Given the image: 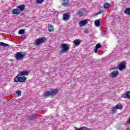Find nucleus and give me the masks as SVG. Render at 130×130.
Listing matches in <instances>:
<instances>
[{
  "label": "nucleus",
  "mask_w": 130,
  "mask_h": 130,
  "mask_svg": "<svg viewBox=\"0 0 130 130\" xmlns=\"http://www.w3.org/2000/svg\"><path fill=\"white\" fill-rule=\"evenodd\" d=\"M27 80V77L25 76L21 77V76H18V75L14 78V81L15 82L18 83H25Z\"/></svg>",
  "instance_id": "1"
},
{
  "label": "nucleus",
  "mask_w": 130,
  "mask_h": 130,
  "mask_svg": "<svg viewBox=\"0 0 130 130\" xmlns=\"http://www.w3.org/2000/svg\"><path fill=\"white\" fill-rule=\"evenodd\" d=\"M25 57V54H23L22 52H18L15 55V58H16V60H22L24 59Z\"/></svg>",
  "instance_id": "2"
},
{
  "label": "nucleus",
  "mask_w": 130,
  "mask_h": 130,
  "mask_svg": "<svg viewBox=\"0 0 130 130\" xmlns=\"http://www.w3.org/2000/svg\"><path fill=\"white\" fill-rule=\"evenodd\" d=\"M61 47V50L60 53H64L65 52H67V51H69V50L70 49V47L66 44H62Z\"/></svg>",
  "instance_id": "3"
},
{
  "label": "nucleus",
  "mask_w": 130,
  "mask_h": 130,
  "mask_svg": "<svg viewBox=\"0 0 130 130\" xmlns=\"http://www.w3.org/2000/svg\"><path fill=\"white\" fill-rule=\"evenodd\" d=\"M126 62L125 61L121 62L117 68H112V70H117L119 69L120 71H123L125 69L126 67L124 66Z\"/></svg>",
  "instance_id": "4"
},
{
  "label": "nucleus",
  "mask_w": 130,
  "mask_h": 130,
  "mask_svg": "<svg viewBox=\"0 0 130 130\" xmlns=\"http://www.w3.org/2000/svg\"><path fill=\"white\" fill-rule=\"evenodd\" d=\"M46 40V39H45V38H40L39 39H37L36 40L35 44L36 45H37V46H39V45H40V44H42V43H44V42H45Z\"/></svg>",
  "instance_id": "5"
},
{
  "label": "nucleus",
  "mask_w": 130,
  "mask_h": 130,
  "mask_svg": "<svg viewBox=\"0 0 130 130\" xmlns=\"http://www.w3.org/2000/svg\"><path fill=\"white\" fill-rule=\"evenodd\" d=\"M19 74H18V76H28L29 75V72L27 71L26 70H23V71H18Z\"/></svg>",
  "instance_id": "6"
},
{
  "label": "nucleus",
  "mask_w": 130,
  "mask_h": 130,
  "mask_svg": "<svg viewBox=\"0 0 130 130\" xmlns=\"http://www.w3.org/2000/svg\"><path fill=\"white\" fill-rule=\"evenodd\" d=\"M58 91H59V89L58 88H56L54 90L50 91V93L51 94V97H53V96H55L56 94L58 93Z\"/></svg>",
  "instance_id": "7"
},
{
  "label": "nucleus",
  "mask_w": 130,
  "mask_h": 130,
  "mask_svg": "<svg viewBox=\"0 0 130 130\" xmlns=\"http://www.w3.org/2000/svg\"><path fill=\"white\" fill-rule=\"evenodd\" d=\"M121 97L122 98L130 99V91H127L126 93L122 94Z\"/></svg>",
  "instance_id": "8"
},
{
  "label": "nucleus",
  "mask_w": 130,
  "mask_h": 130,
  "mask_svg": "<svg viewBox=\"0 0 130 130\" xmlns=\"http://www.w3.org/2000/svg\"><path fill=\"white\" fill-rule=\"evenodd\" d=\"M88 22H89V19H84L79 22V25L81 27L85 26V25H86Z\"/></svg>",
  "instance_id": "9"
},
{
  "label": "nucleus",
  "mask_w": 130,
  "mask_h": 130,
  "mask_svg": "<svg viewBox=\"0 0 130 130\" xmlns=\"http://www.w3.org/2000/svg\"><path fill=\"white\" fill-rule=\"evenodd\" d=\"M26 7V5H20L18 6H17V9H18L19 12L21 13V12H23L25 10V8Z\"/></svg>",
  "instance_id": "10"
},
{
  "label": "nucleus",
  "mask_w": 130,
  "mask_h": 130,
  "mask_svg": "<svg viewBox=\"0 0 130 130\" xmlns=\"http://www.w3.org/2000/svg\"><path fill=\"white\" fill-rule=\"evenodd\" d=\"M70 15L68 13H64L63 14V20H64V21H68V20H69V19H70Z\"/></svg>",
  "instance_id": "11"
},
{
  "label": "nucleus",
  "mask_w": 130,
  "mask_h": 130,
  "mask_svg": "<svg viewBox=\"0 0 130 130\" xmlns=\"http://www.w3.org/2000/svg\"><path fill=\"white\" fill-rule=\"evenodd\" d=\"M119 74V72H118V71H115L112 72L111 76V78H115L117 76H118V74Z\"/></svg>",
  "instance_id": "12"
},
{
  "label": "nucleus",
  "mask_w": 130,
  "mask_h": 130,
  "mask_svg": "<svg viewBox=\"0 0 130 130\" xmlns=\"http://www.w3.org/2000/svg\"><path fill=\"white\" fill-rule=\"evenodd\" d=\"M12 13L14 14V15H20V14H21V12H20V10H19L18 8L13 9Z\"/></svg>",
  "instance_id": "13"
},
{
  "label": "nucleus",
  "mask_w": 130,
  "mask_h": 130,
  "mask_svg": "<svg viewBox=\"0 0 130 130\" xmlns=\"http://www.w3.org/2000/svg\"><path fill=\"white\" fill-rule=\"evenodd\" d=\"M81 39H76L73 41V43L74 44H75L76 46H78V45H80V44H81Z\"/></svg>",
  "instance_id": "14"
},
{
  "label": "nucleus",
  "mask_w": 130,
  "mask_h": 130,
  "mask_svg": "<svg viewBox=\"0 0 130 130\" xmlns=\"http://www.w3.org/2000/svg\"><path fill=\"white\" fill-rule=\"evenodd\" d=\"M27 120H35V119H36V115H33L27 116Z\"/></svg>",
  "instance_id": "15"
},
{
  "label": "nucleus",
  "mask_w": 130,
  "mask_h": 130,
  "mask_svg": "<svg viewBox=\"0 0 130 130\" xmlns=\"http://www.w3.org/2000/svg\"><path fill=\"white\" fill-rule=\"evenodd\" d=\"M75 130H90V128H87L85 126H81L80 128H78L77 127H75Z\"/></svg>",
  "instance_id": "16"
},
{
  "label": "nucleus",
  "mask_w": 130,
  "mask_h": 130,
  "mask_svg": "<svg viewBox=\"0 0 130 130\" xmlns=\"http://www.w3.org/2000/svg\"><path fill=\"white\" fill-rule=\"evenodd\" d=\"M48 29L49 31V32H53L54 30V28L53 27V25L51 24H49L48 26Z\"/></svg>",
  "instance_id": "17"
},
{
  "label": "nucleus",
  "mask_w": 130,
  "mask_h": 130,
  "mask_svg": "<svg viewBox=\"0 0 130 130\" xmlns=\"http://www.w3.org/2000/svg\"><path fill=\"white\" fill-rule=\"evenodd\" d=\"M49 96H51L50 91H47V92H44V93L43 94V96L45 98H47V97H49Z\"/></svg>",
  "instance_id": "18"
},
{
  "label": "nucleus",
  "mask_w": 130,
  "mask_h": 130,
  "mask_svg": "<svg viewBox=\"0 0 130 130\" xmlns=\"http://www.w3.org/2000/svg\"><path fill=\"white\" fill-rule=\"evenodd\" d=\"M124 13L126 15H127L128 16H130V8H126L124 11Z\"/></svg>",
  "instance_id": "19"
},
{
  "label": "nucleus",
  "mask_w": 130,
  "mask_h": 130,
  "mask_svg": "<svg viewBox=\"0 0 130 130\" xmlns=\"http://www.w3.org/2000/svg\"><path fill=\"white\" fill-rule=\"evenodd\" d=\"M101 21V19H99L98 20H95L94 24L96 27H99V26H100Z\"/></svg>",
  "instance_id": "20"
},
{
  "label": "nucleus",
  "mask_w": 130,
  "mask_h": 130,
  "mask_svg": "<svg viewBox=\"0 0 130 130\" xmlns=\"http://www.w3.org/2000/svg\"><path fill=\"white\" fill-rule=\"evenodd\" d=\"M63 3L62 4V6H64V7H68L70 5L69 4V0H63Z\"/></svg>",
  "instance_id": "21"
},
{
  "label": "nucleus",
  "mask_w": 130,
  "mask_h": 130,
  "mask_svg": "<svg viewBox=\"0 0 130 130\" xmlns=\"http://www.w3.org/2000/svg\"><path fill=\"white\" fill-rule=\"evenodd\" d=\"M0 45L1 46H3L4 47H7V46H10V45H9L8 44H6L4 42H0Z\"/></svg>",
  "instance_id": "22"
},
{
  "label": "nucleus",
  "mask_w": 130,
  "mask_h": 130,
  "mask_svg": "<svg viewBox=\"0 0 130 130\" xmlns=\"http://www.w3.org/2000/svg\"><path fill=\"white\" fill-rule=\"evenodd\" d=\"M122 105L120 104H118L116 106L115 108H117V109H122Z\"/></svg>",
  "instance_id": "23"
},
{
  "label": "nucleus",
  "mask_w": 130,
  "mask_h": 130,
  "mask_svg": "<svg viewBox=\"0 0 130 130\" xmlns=\"http://www.w3.org/2000/svg\"><path fill=\"white\" fill-rule=\"evenodd\" d=\"M110 7L109 3H105L104 5V9H108Z\"/></svg>",
  "instance_id": "24"
},
{
  "label": "nucleus",
  "mask_w": 130,
  "mask_h": 130,
  "mask_svg": "<svg viewBox=\"0 0 130 130\" xmlns=\"http://www.w3.org/2000/svg\"><path fill=\"white\" fill-rule=\"evenodd\" d=\"M77 15L79 16V17H83V16H84V13L83 11H80L77 13Z\"/></svg>",
  "instance_id": "25"
},
{
  "label": "nucleus",
  "mask_w": 130,
  "mask_h": 130,
  "mask_svg": "<svg viewBox=\"0 0 130 130\" xmlns=\"http://www.w3.org/2000/svg\"><path fill=\"white\" fill-rule=\"evenodd\" d=\"M18 34L20 35H22L23 34H25V30L24 29H20L18 31Z\"/></svg>",
  "instance_id": "26"
},
{
  "label": "nucleus",
  "mask_w": 130,
  "mask_h": 130,
  "mask_svg": "<svg viewBox=\"0 0 130 130\" xmlns=\"http://www.w3.org/2000/svg\"><path fill=\"white\" fill-rule=\"evenodd\" d=\"M102 47V45L100 44V43L97 44L95 47V48H96L97 49H99V48H101Z\"/></svg>",
  "instance_id": "27"
},
{
  "label": "nucleus",
  "mask_w": 130,
  "mask_h": 130,
  "mask_svg": "<svg viewBox=\"0 0 130 130\" xmlns=\"http://www.w3.org/2000/svg\"><path fill=\"white\" fill-rule=\"evenodd\" d=\"M44 1L45 0H37L36 1V4H42V3H43V2H44Z\"/></svg>",
  "instance_id": "28"
},
{
  "label": "nucleus",
  "mask_w": 130,
  "mask_h": 130,
  "mask_svg": "<svg viewBox=\"0 0 130 130\" xmlns=\"http://www.w3.org/2000/svg\"><path fill=\"white\" fill-rule=\"evenodd\" d=\"M117 109L115 107H114L113 108H112V113H115L116 112V110Z\"/></svg>",
  "instance_id": "29"
},
{
  "label": "nucleus",
  "mask_w": 130,
  "mask_h": 130,
  "mask_svg": "<svg viewBox=\"0 0 130 130\" xmlns=\"http://www.w3.org/2000/svg\"><path fill=\"white\" fill-rule=\"evenodd\" d=\"M16 93L18 94V96H20L22 95V92H21L20 90H17L16 91Z\"/></svg>",
  "instance_id": "30"
},
{
  "label": "nucleus",
  "mask_w": 130,
  "mask_h": 130,
  "mask_svg": "<svg viewBox=\"0 0 130 130\" xmlns=\"http://www.w3.org/2000/svg\"><path fill=\"white\" fill-rule=\"evenodd\" d=\"M83 32L85 33V34H87V33H88L89 32V29H88L87 28H86Z\"/></svg>",
  "instance_id": "31"
},
{
  "label": "nucleus",
  "mask_w": 130,
  "mask_h": 130,
  "mask_svg": "<svg viewBox=\"0 0 130 130\" xmlns=\"http://www.w3.org/2000/svg\"><path fill=\"white\" fill-rule=\"evenodd\" d=\"M102 13H103V12H102V11L98 12L96 14V16H98V15H100V14H102Z\"/></svg>",
  "instance_id": "32"
},
{
  "label": "nucleus",
  "mask_w": 130,
  "mask_h": 130,
  "mask_svg": "<svg viewBox=\"0 0 130 130\" xmlns=\"http://www.w3.org/2000/svg\"><path fill=\"white\" fill-rule=\"evenodd\" d=\"M26 37H27V35H22L21 36V38H26Z\"/></svg>",
  "instance_id": "33"
},
{
  "label": "nucleus",
  "mask_w": 130,
  "mask_h": 130,
  "mask_svg": "<svg viewBox=\"0 0 130 130\" xmlns=\"http://www.w3.org/2000/svg\"><path fill=\"white\" fill-rule=\"evenodd\" d=\"M98 51V49H96V48H94V52L95 53H97Z\"/></svg>",
  "instance_id": "34"
},
{
  "label": "nucleus",
  "mask_w": 130,
  "mask_h": 130,
  "mask_svg": "<svg viewBox=\"0 0 130 130\" xmlns=\"http://www.w3.org/2000/svg\"><path fill=\"white\" fill-rule=\"evenodd\" d=\"M102 33H103V34H105V33H106V31H105V30L104 29H102Z\"/></svg>",
  "instance_id": "35"
},
{
  "label": "nucleus",
  "mask_w": 130,
  "mask_h": 130,
  "mask_svg": "<svg viewBox=\"0 0 130 130\" xmlns=\"http://www.w3.org/2000/svg\"><path fill=\"white\" fill-rule=\"evenodd\" d=\"M12 1H13L14 2H15L16 0H12Z\"/></svg>",
  "instance_id": "36"
}]
</instances>
